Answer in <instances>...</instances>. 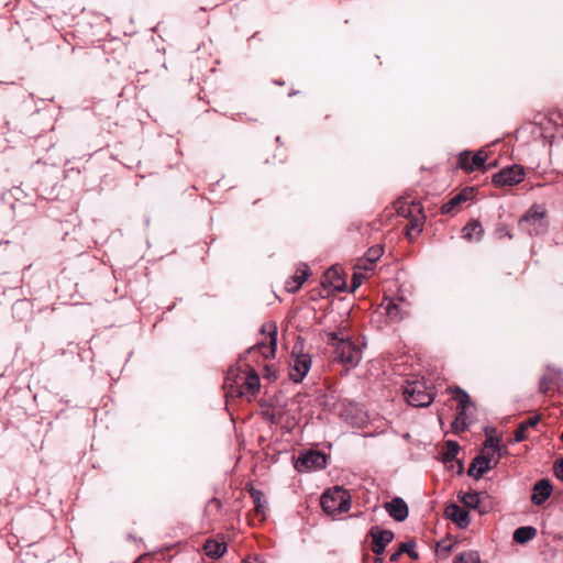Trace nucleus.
Listing matches in <instances>:
<instances>
[{"label": "nucleus", "instance_id": "obj_31", "mask_svg": "<svg viewBox=\"0 0 563 563\" xmlns=\"http://www.w3.org/2000/svg\"><path fill=\"white\" fill-rule=\"evenodd\" d=\"M383 247L380 245H375L368 249L366 252L365 257L367 258V263L369 265V268H374L376 262L383 255Z\"/></svg>", "mask_w": 563, "mask_h": 563}, {"label": "nucleus", "instance_id": "obj_6", "mask_svg": "<svg viewBox=\"0 0 563 563\" xmlns=\"http://www.w3.org/2000/svg\"><path fill=\"white\" fill-rule=\"evenodd\" d=\"M545 209L540 205H533L520 220L521 225H527L529 234H539L544 231Z\"/></svg>", "mask_w": 563, "mask_h": 563}, {"label": "nucleus", "instance_id": "obj_32", "mask_svg": "<svg viewBox=\"0 0 563 563\" xmlns=\"http://www.w3.org/2000/svg\"><path fill=\"white\" fill-rule=\"evenodd\" d=\"M454 563H481V560L477 552L468 551L457 555Z\"/></svg>", "mask_w": 563, "mask_h": 563}, {"label": "nucleus", "instance_id": "obj_38", "mask_svg": "<svg viewBox=\"0 0 563 563\" xmlns=\"http://www.w3.org/2000/svg\"><path fill=\"white\" fill-rule=\"evenodd\" d=\"M555 476L563 482V459L554 465Z\"/></svg>", "mask_w": 563, "mask_h": 563}, {"label": "nucleus", "instance_id": "obj_15", "mask_svg": "<svg viewBox=\"0 0 563 563\" xmlns=\"http://www.w3.org/2000/svg\"><path fill=\"white\" fill-rule=\"evenodd\" d=\"M487 497L486 493H463L459 495L460 500L467 507L472 509H477L479 514H485L487 511L486 507H483L482 504L484 498Z\"/></svg>", "mask_w": 563, "mask_h": 563}, {"label": "nucleus", "instance_id": "obj_1", "mask_svg": "<svg viewBox=\"0 0 563 563\" xmlns=\"http://www.w3.org/2000/svg\"><path fill=\"white\" fill-rule=\"evenodd\" d=\"M223 386L227 394L231 396L250 398L257 395L261 383L258 375L250 366H246L243 371L238 367H231L228 371Z\"/></svg>", "mask_w": 563, "mask_h": 563}, {"label": "nucleus", "instance_id": "obj_37", "mask_svg": "<svg viewBox=\"0 0 563 563\" xmlns=\"http://www.w3.org/2000/svg\"><path fill=\"white\" fill-rule=\"evenodd\" d=\"M374 268H369V265L367 263V258L364 257L362 260L358 261L356 267H355V271L357 272H362V273H367V272H371L373 271Z\"/></svg>", "mask_w": 563, "mask_h": 563}, {"label": "nucleus", "instance_id": "obj_36", "mask_svg": "<svg viewBox=\"0 0 563 563\" xmlns=\"http://www.w3.org/2000/svg\"><path fill=\"white\" fill-rule=\"evenodd\" d=\"M364 278H366V274L365 273L355 271L353 273L352 289L351 290L354 291L355 289H357L361 286L362 280Z\"/></svg>", "mask_w": 563, "mask_h": 563}, {"label": "nucleus", "instance_id": "obj_41", "mask_svg": "<svg viewBox=\"0 0 563 563\" xmlns=\"http://www.w3.org/2000/svg\"><path fill=\"white\" fill-rule=\"evenodd\" d=\"M465 411H466V408H457V416L456 418H465Z\"/></svg>", "mask_w": 563, "mask_h": 563}, {"label": "nucleus", "instance_id": "obj_34", "mask_svg": "<svg viewBox=\"0 0 563 563\" xmlns=\"http://www.w3.org/2000/svg\"><path fill=\"white\" fill-rule=\"evenodd\" d=\"M416 544L413 541L404 542L400 545V552L407 553L412 560L418 559V553L415 551Z\"/></svg>", "mask_w": 563, "mask_h": 563}, {"label": "nucleus", "instance_id": "obj_21", "mask_svg": "<svg viewBox=\"0 0 563 563\" xmlns=\"http://www.w3.org/2000/svg\"><path fill=\"white\" fill-rule=\"evenodd\" d=\"M203 550L207 556L219 559L227 552V543L224 541L209 539L206 541Z\"/></svg>", "mask_w": 563, "mask_h": 563}, {"label": "nucleus", "instance_id": "obj_9", "mask_svg": "<svg viewBox=\"0 0 563 563\" xmlns=\"http://www.w3.org/2000/svg\"><path fill=\"white\" fill-rule=\"evenodd\" d=\"M327 465V456L319 451H308L296 461L298 472H307L323 468Z\"/></svg>", "mask_w": 563, "mask_h": 563}, {"label": "nucleus", "instance_id": "obj_10", "mask_svg": "<svg viewBox=\"0 0 563 563\" xmlns=\"http://www.w3.org/2000/svg\"><path fill=\"white\" fill-rule=\"evenodd\" d=\"M498 462H499V455L494 456V454H492V456H488V455L482 453L481 455L476 456L473 460L467 473L470 476H473L474 478L478 479V478L483 477V475L487 471H489L492 467L496 466L498 464Z\"/></svg>", "mask_w": 563, "mask_h": 563}, {"label": "nucleus", "instance_id": "obj_42", "mask_svg": "<svg viewBox=\"0 0 563 563\" xmlns=\"http://www.w3.org/2000/svg\"><path fill=\"white\" fill-rule=\"evenodd\" d=\"M373 563H383V559L379 555H376Z\"/></svg>", "mask_w": 563, "mask_h": 563}, {"label": "nucleus", "instance_id": "obj_7", "mask_svg": "<svg viewBox=\"0 0 563 563\" xmlns=\"http://www.w3.org/2000/svg\"><path fill=\"white\" fill-rule=\"evenodd\" d=\"M311 367V357L308 354L292 352L289 362V377L295 383H300L308 374Z\"/></svg>", "mask_w": 563, "mask_h": 563}, {"label": "nucleus", "instance_id": "obj_39", "mask_svg": "<svg viewBox=\"0 0 563 563\" xmlns=\"http://www.w3.org/2000/svg\"><path fill=\"white\" fill-rule=\"evenodd\" d=\"M401 555H402V553L400 552V548H399L396 552H394V553L390 555L389 560H390L391 562H397Z\"/></svg>", "mask_w": 563, "mask_h": 563}, {"label": "nucleus", "instance_id": "obj_5", "mask_svg": "<svg viewBox=\"0 0 563 563\" xmlns=\"http://www.w3.org/2000/svg\"><path fill=\"white\" fill-rule=\"evenodd\" d=\"M525 179V169L520 165L505 167L493 176V184L496 187H511Z\"/></svg>", "mask_w": 563, "mask_h": 563}, {"label": "nucleus", "instance_id": "obj_17", "mask_svg": "<svg viewBox=\"0 0 563 563\" xmlns=\"http://www.w3.org/2000/svg\"><path fill=\"white\" fill-rule=\"evenodd\" d=\"M473 188H464L461 192L455 195L441 207V212L443 214L452 212L455 207L460 206L462 202L470 200L473 197Z\"/></svg>", "mask_w": 563, "mask_h": 563}, {"label": "nucleus", "instance_id": "obj_35", "mask_svg": "<svg viewBox=\"0 0 563 563\" xmlns=\"http://www.w3.org/2000/svg\"><path fill=\"white\" fill-rule=\"evenodd\" d=\"M451 427L455 433L463 432L467 428L466 418H455Z\"/></svg>", "mask_w": 563, "mask_h": 563}, {"label": "nucleus", "instance_id": "obj_12", "mask_svg": "<svg viewBox=\"0 0 563 563\" xmlns=\"http://www.w3.org/2000/svg\"><path fill=\"white\" fill-rule=\"evenodd\" d=\"M486 161L487 154L484 151H478L474 155L462 153L459 158V166L466 172H473L484 167Z\"/></svg>", "mask_w": 563, "mask_h": 563}, {"label": "nucleus", "instance_id": "obj_43", "mask_svg": "<svg viewBox=\"0 0 563 563\" xmlns=\"http://www.w3.org/2000/svg\"><path fill=\"white\" fill-rule=\"evenodd\" d=\"M452 545H445L444 550L449 552L451 550Z\"/></svg>", "mask_w": 563, "mask_h": 563}, {"label": "nucleus", "instance_id": "obj_20", "mask_svg": "<svg viewBox=\"0 0 563 563\" xmlns=\"http://www.w3.org/2000/svg\"><path fill=\"white\" fill-rule=\"evenodd\" d=\"M408 220L409 222L406 227V235L408 236L409 240H413L422 231L426 217L422 211L416 216L410 217Z\"/></svg>", "mask_w": 563, "mask_h": 563}, {"label": "nucleus", "instance_id": "obj_44", "mask_svg": "<svg viewBox=\"0 0 563 563\" xmlns=\"http://www.w3.org/2000/svg\"><path fill=\"white\" fill-rule=\"evenodd\" d=\"M561 440L563 441V431H562V434H561Z\"/></svg>", "mask_w": 563, "mask_h": 563}, {"label": "nucleus", "instance_id": "obj_8", "mask_svg": "<svg viewBox=\"0 0 563 563\" xmlns=\"http://www.w3.org/2000/svg\"><path fill=\"white\" fill-rule=\"evenodd\" d=\"M379 310H383L391 322L401 321L408 313L407 303L402 298H384L383 302L379 305Z\"/></svg>", "mask_w": 563, "mask_h": 563}, {"label": "nucleus", "instance_id": "obj_11", "mask_svg": "<svg viewBox=\"0 0 563 563\" xmlns=\"http://www.w3.org/2000/svg\"><path fill=\"white\" fill-rule=\"evenodd\" d=\"M369 534L373 539L372 551L375 555H382L394 538L390 530H380L378 527H373Z\"/></svg>", "mask_w": 563, "mask_h": 563}, {"label": "nucleus", "instance_id": "obj_25", "mask_svg": "<svg viewBox=\"0 0 563 563\" xmlns=\"http://www.w3.org/2000/svg\"><path fill=\"white\" fill-rule=\"evenodd\" d=\"M251 497L255 504V514L258 517L265 518L266 515V500L264 498V494L255 488L250 490Z\"/></svg>", "mask_w": 563, "mask_h": 563}, {"label": "nucleus", "instance_id": "obj_26", "mask_svg": "<svg viewBox=\"0 0 563 563\" xmlns=\"http://www.w3.org/2000/svg\"><path fill=\"white\" fill-rule=\"evenodd\" d=\"M500 451H501L500 440L498 438L488 435L484 442L483 454H486L488 456H492V454H494V456L499 455V459H500L501 457Z\"/></svg>", "mask_w": 563, "mask_h": 563}, {"label": "nucleus", "instance_id": "obj_2", "mask_svg": "<svg viewBox=\"0 0 563 563\" xmlns=\"http://www.w3.org/2000/svg\"><path fill=\"white\" fill-rule=\"evenodd\" d=\"M329 341H338L333 351L334 358L347 368L356 367L362 358L361 349L352 341L339 339L335 332H328Z\"/></svg>", "mask_w": 563, "mask_h": 563}, {"label": "nucleus", "instance_id": "obj_4", "mask_svg": "<svg viewBox=\"0 0 563 563\" xmlns=\"http://www.w3.org/2000/svg\"><path fill=\"white\" fill-rule=\"evenodd\" d=\"M320 503L323 511L328 515L342 514L351 507L349 492L339 486L323 493Z\"/></svg>", "mask_w": 563, "mask_h": 563}, {"label": "nucleus", "instance_id": "obj_13", "mask_svg": "<svg viewBox=\"0 0 563 563\" xmlns=\"http://www.w3.org/2000/svg\"><path fill=\"white\" fill-rule=\"evenodd\" d=\"M384 508L398 522L405 521L409 514L406 501L400 497H395L390 501L385 503Z\"/></svg>", "mask_w": 563, "mask_h": 563}, {"label": "nucleus", "instance_id": "obj_19", "mask_svg": "<svg viewBox=\"0 0 563 563\" xmlns=\"http://www.w3.org/2000/svg\"><path fill=\"white\" fill-rule=\"evenodd\" d=\"M276 328L274 327V329L269 332V344H265V343H258L257 345L255 346H252L247 352L249 353H252V352H256L258 351L265 358H269V357H274L275 356V351H276Z\"/></svg>", "mask_w": 563, "mask_h": 563}, {"label": "nucleus", "instance_id": "obj_29", "mask_svg": "<svg viewBox=\"0 0 563 563\" xmlns=\"http://www.w3.org/2000/svg\"><path fill=\"white\" fill-rule=\"evenodd\" d=\"M453 394V399L457 402V408H467L470 404V396L460 387L449 389Z\"/></svg>", "mask_w": 563, "mask_h": 563}, {"label": "nucleus", "instance_id": "obj_30", "mask_svg": "<svg viewBox=\"0 0 563 563\" xmlns=\"http://www.w3.org/2000/svg\"><path fill=\"white\" fill-rule=\"evenodd\" d=\"M459 451H460V445L457 442L448 441L445 443V448H444V452H443V461L445 463L453 461L456 457Z\"/></svg>", "mask_w": 563, "mask_h": 563}, {"label": "nucleus", "instance_id": "obj_18", "mask_svg": "<svg viewBox=\"0 0 563 563\" xmlns=\"http://www.w3.org/2000/svg\"><path fill=\"white\" fill-rule=\"evenodd\" d=\"M395 208L398 216L407 219L422 212L421 205L415 201L398 200Z\"/></svg>", "mask_w": 563, "mask_h": 563}, {"label": "nucleus", "instance_id": "obj_28", "mask_svg": "<svg viewBox=\"0 0 563 563\" xmlns=\"http://www.w3.org/2000/svg\"><path fill=\"white\" fill-rule=\"evenodd\" d=\"M309 275L310 272L308 267H306L303 271L300 272V274L294 276L291 283H287V290L290 292H295L296 290H298L301 287V285L307 280Z\"/></svg>", "mask_w": 563, "mask_h": 563}, {"label": "nucleus", "instance_id": "obj_16", "mask_svg": "<svg viewBox=\"0 0 563 563\" xmlns=\"http://www.w3.org/2000/svg\"><path fill=\"white\" fill-rule=\"evenodd\" d=\"M444 514L460 528H466L470 525L468 512L456 504L446 506Z\"/></svg>", "mask_w": 563, "mask_h": 563}, {"label": "nucleus", "instance_id": "obj_23", "mask_svg": "<svg viewBox=\"0 0 563 563\" xmlns=\"http://www.w3.org/2000/svg\"><path fill=\"white\" fill-rule=\"evenodd\" d=\"M540 421L539 416L530 417L529 419L521 422L514 433V442H521L527 439L526 431L529 428L536 427Z\"/></svg>", "mask_w": 563, "mask_h": 563}, {"label": "nucleus", "instance_id": "obj_14", "mask_svg": "<svg viewBox=\"0 0 563 563\" xmlns=\"http://www.w3.org/2000/svg\"><path fill=\"white\" fill-rule=\"evenodd\" d=\"M553 487L549 479L538 481L532 488L531 503L536 506H541L549 499Z\"/></svg>", "mask_w": 563, "mask_h": 563}, {"label": "nucleus", "instance_id": "obj_27", "mask_svg": "<svg viewBox=\"0 0 563 563\" xmlns=\"http://www.w3.org/2000/svg\"><path fill=\"white\" fill-rule=\"evenodd\" d=\"M482 233L483 229L478 221H471L463 228V235L468 241L479 240Z\"/></svg>", "mask_w": 563, "mask_h": 563}, {"label": "nucleus", "instance_id": "obj_40", "mask_svg": "<svg viewBox=\"0 0 563 563\" xmlns=\"http://www.w3.org/2000/svg\"><path fill=\"white\" fill-rule=\"evenodd\" d=\"M242 563H265L264 561H262L260 558L257 556H254V558H247L245 559Z\"/></svg>", "mask_w": 563, "mask_h": 563}, {"label": "nucleus", "instance_id": "obj_22", "mask_svg": "<svg viewBox=\"0 0 563 563\" xmlns=\"http://www.w3.org/2000/svg\"><path fill=\"white\" fill-rule=\"evenodd\" d=\"M562 372L554 367H548L547 374H544L539 382V388L541 393H547L550 386L561 379Z\"/></svg>", "mask_w": 563, "mask_h": 563}, {"label": "nucleus", "instance_id": "obj_3", "mask_svg": "<svg viewBox=\"0 0 563 563\" xmlns=\"http://www.w3.org/2000/svg\"><path fill=\"white\" fill-rule=\"evenodd\" d=\"M404 396L410 406L424 408L433 401L434 391L424 380H412L404 387Z\"/></svg>", "mask_w": 563, "mask_h": 563}, {"label": "nucleus", "instance_id": "obj_33", "mask_svg": "<svg viewBox=\"0 0 563 563\" xmlns=\"http://www.w3.org/2000/svg\"><path fill=\"white\" fill-rule=\"evenodd\" d=\"M221 501L217 498H212L207 503L205 511L208 516L217 517V515L221 512Z\"/></svg>", "mask_w": 563, "mask_h": 563}, {"label": "nucleus", "instance_id": "obj_24", "mask_svg": "<svg viewBox=\"0 0 563 563\" xmlns=\"http://www.w3.org/2000/svg\"><path fill=\"white\" fill-rule=\"evenodd\" d=\"M537 536V529L531 526L519 527L515 530L512 539L519 544H525Z\"/></svg>", "mask_w": 563, "mask_h": 563}]
</instances>
